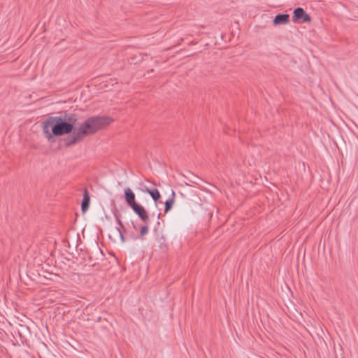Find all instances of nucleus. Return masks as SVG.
I'll return each mask as SVG.
<instances>
[{
	"label": "nucleus",
	"instance_id": "f257e3e1",
	"mask_svg": "<svg viewBox=\"0 0 358 358\" xmlns=\"http://www.w3.org/2000/svg\"><path fill=\"white\" fill-rule=\"evenodd\" d=\"M77 120V115L74 113L48 117L42 122L43 133L49 142L54 141V136L71 134L65 139V145L70 147L87 136L106 128L113 122V119L108 116H92L79 127L75 128Z\"/></svg>",
	"mask_w": 358,
	"mask_h": 358
},
{
	"label": "nucleus",
	"instance_id": "f03ea898",
	"mask_svg": "<svg viewBox=\"0 0 358 358\" xmlns=\"http://www.w3.org/2000/svg\"><path fill=\"white\" fill-rule=\"evenodd\" d=\"M292 20L295 23H310L311 17L303 8L297 7L294 10Z\"/></svg>",
	"mask_w": 358,
	"mask_h": 358
},
{
	"label": "nucleus",
	"instance_id": "7ed1b4c3",
	"mask_svg": "<svg viewBox=\"0 0 358 358\" xmlns=\"http://www.w3.org/2000/svg\"><path fill=\"white\" fill-rule=\"evenodd\" d=\"M134 212L139 217V218L144 222L148 224L150 220L147 211L141 205L137 203L131 208Z\"/></svg>",
	"mask_w": 358,
	"mask_h": 358
},
{
	"label": "nucleus",
	"instance_id": "20e7f679",
	"mask_svg": "<svg viewBox=\"0 0 358 358\" xmlns=\"http://www.w3.org/2000/svg\"><path fill=\"white\" fill-rule=\"evenodd\" d=\"M124 199L127 204L130 207H133L138 203L136 201V196L133 191L127 187L124 189Z\"/></svg>",
	"mask_w": 358,
	"mask_h": 358
},
{
	"label": "nucleus",
	"instance_id": "39448f33",
	"mask_svg": "<svg viewBox=\"0 0 358 358\" xmlns=\"http://www.w3.org/2000/svg\"><path fill=\"white\" fill-rule=\"evenodd\" d=\"M90 195L87 189L85 188L83 190V197L81 201V210L83 213H85L90 206Z\"/></svg>",
	"mask_w": 358,
	"mask_h": 358
},
{
	"label": "nucleus",
	"instance_id": "423d86ee",
	"mask_svg": "<svg viewBox=\"0 0 358 358\" xmlns=\"http://www.w3.org/2000/svg\"><path fill=\"white\" fill-rule=\"evenodd\" d=\"M289 21V14H278L273 19V24H285L288 23Z\"/></svg>",
	"mask_w": 358,
	"mask_h": 358
},
{
	"label": "nucleus",
	"instance_id": "0eeeda50",
	"mask_svg": "<svg viewBox=\"0 0 358 358\" xmlns=\"http://www.w3.org/2000/svg\"><path fill=\"white\" fill-rule=\"evenodd\" d=\"M174 197H175V192H174V191L172 190V198H171L170 199L167 200L165 202V208H164L165 213H168L172 208L173 204L175 201Z\"/></svg>",
	"mask_w": 358,
	"mask_h": 358
},
{
	"label": "nucleus",
	"instance_id": "6e6552de",
	"mask_svg": "<svg viewBox=\"0 0 358 358\" xmlns=\"http://www.w3.org/2000/svg\"><path fill=\"white\" fill-rule=\"evenodd\" d=\"M148 230L149 228L148 224H145L143 226L141 227L140 235L138 238H141V240H143L145 236L148 233Z\"/></svg>",
	"mask_w": 358,
	"mask_h": 358
},
{
	"label": "nucleus",
	"instance_id": "1a4fd4ad",
	"mask_svg": "<svg viewBox=\"0 0 358 358\" xmlns=\"http://www.w3.org/2000/svg\"><path fill=\"white\" fill-rule=\"evenodd\" d=\"M150 196L155 201H157L161 198V194L157 189H152L150 193Z\"/></svg>",
	"mask_w": 358,
	"mask_h": 358
},
{
	"label": "nucleus",
	"instance_id": "9d476101",
	"mask_svg": "<svg viewBox=\"0 0 358 358\" xmlns=\"http://www.w3.org/2000/svg\"><path fill=\"white\" fill-rule=\"evenodd\" d=\"M115 217L116 218V220H117V224L120 226V227L124 230V231H126L125 230V228H124V224H122V221L120 220V217H119V215L115 213Z\"/></svg>",
	"mask_w": 358,
	"mask_h": 358
},
{
	"label": "nucleus",
	"instance_id": "9b49d317",
	"mask_svg": "<svg viewBox=\"0 0 358 358\" xmlns=\"http://www.w3.org/2000/svg\"><path fill=\"white\" fill-rule=\"evenodd\" d=\"M115 229H116V231L118 232V234H119V235H120V238H121V241H122V242H124V241H125V238H124V235H123L122 231L120 230V228H117V227H116V228H115Z\"/></svg>",
	"mask_w": 358,
	"mask_h": 358
},
{
	"label": "nucleus",
	"instance_id": "f8f14e48",
	"mask_svg": "<svg viewBox=\"0 0 358 358\" xmlns=\"http://www.w3.org/2000/svg\"><path fill=\"white\" fill-rule=\"evenodd\" d=\"M151 189H149L148 187H145L143 189H142V191L143 192H145V193H148L150 194V192H151Z\"/></svg>",
	"mask_w": 358,
	"mask_h": 358
},
{
	"label": "nucleus",
	"instance_id": "ddd939ff",
	"mask_svg": "<svg viewBox=\"0 0 358 358\" xmlns=\"http://www.w3.org/2000/svg\"><path fill=\"white\" fill-rule=\"evenodd\" d=\"M132 226H133V227H134V229L135 230H136V229H137V228H136V225H135V224H134V222H132Z\"/></svg>",
	"mask_w": 358,
	"mask_h": 358
},
{
	"label": "nucleus",
	"instance_id": "4468645a",
	"mask_svg": "<svg viewBox=\"0 0 358 358\" xmlns=\"http://www.w3.org/2000/svg\"><path fill=\"white\" fill-rule=\"evenodd\" d=\"M160 216H161V213H159L158 215H157V218L159 219L160 217Z\"/></svg>",
	"mask_w": 358,
	"mask_h": 358
},
{
	"label": "nucleus",
	"instance_id": "2eb2a0df",
	"mask_svg": "<svg viewBox=\"0 0 358 358\" xmlns=\"http://www.w3.org/2000/svg\"><path fill=\"white\" fill-rule=\"evenodd\" d=\"M138 237L133 236V238L136 239Z\"/></svg>",
	"mask_w": 358,
	"mask_h": 358
}]
</instances>
